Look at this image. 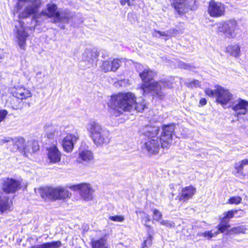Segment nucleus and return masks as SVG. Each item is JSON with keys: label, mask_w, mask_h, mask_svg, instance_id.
<instances>
[{"label": "nucleus", "mask_w": 248, "mask_h": 248, "mask_svg": "<svg viewBox=\"0 0 248 248\" xmlns=\"http://www.w3.org/2000/svg\"><path fill=\"white\" fill-rule=\"evenodd\" d=\"M90 137L97 146L106 145L110 141V132L95 121L90 122L87 126Z\"/></svg>", "instance_id": "nucleus-3"}, {"label": "nucleus", "mask_w": 248, "mask_h": 248, "mask_svg": "<svg viewBox=\"0 0 248 248\" xmlns=\"http://www.w3.org/2000/svg\"><path fill=\"white\" fill-rule=\"evenodd\" d=\"M13 204L12 198L0 190V211L1 213L10 210Z\"/></svg>", "instance_id": "nucleus-17"}, {"label": "nucleus", "mask_w": 248, "mask_h": 248, "mask_svg": "<svg viewBox=\"0 0 248 248\" xmlns=\"http://www.w3.org/2000/svg\"><path fill=\"white\" fill-rule=\"evenodd\" d=\"M98 55V54L95 49H86L82 54V60L89 62L95 59Z\"/></svg>", "instance_id": "nucleus-27"}, {"label": "nucleus", "mask_w": 248, "mask_h": 248, "mask_svg": "<svg viewBox=\"0 0 248 248\" xmlns=\"http://www.w3.org/2000/svg\"><path fill=\"white\" fill-rule=\"evenodd\" d=\"M111 62L112 71L115 72L119 68L121 64V61L119 59H115Z\"/></svg>", "instance_id": "nucleus-37"}, {"label": "nucleus", "mask_w": 248, "mask_h": 248, "mask_svg": "<svg viewBox=\"0 0 248 248\" xmlns=\"http://www.w3.org/2000/svg\"><path fill=\"white\" fill-rule=\"evenodd\" d=\"M163 88H163L162 89V90ZM150 92H153V93H154V94H153V95H155V94L157 97H159V98H162V97H163V92H162V95L161 96H160V97H159V96H158V95H157V94H156L154 92H153V91H150L148 93H149Z\"/></svg>", "instance_id": "nucleus-54"}, {"label": "nucleus", "mask_w": 248, "mask_h": 248, "mask_svg": "<svg viewBox=\"0 0 248 248\" xmlns=\"http://www.w3.org/2000/svg\"><path fill=\"white\" fill-rule=\"evenodd\" d=\"M25 140L22 138H16L13 139L12 144L16 146V149L18 150H23L25 151V148L27 146V144L25 146Z\"/></svg>", "instance_id": "nucleus-32"}, {"label": "nucleus", "mask_w": 248, "mask_h": 248, "mask_svg": "<svg viewBox=\"0 0 248 248\" xmlns=\"http://www.w3.org/2000/svg\"><path fill=\"white\" fill-rule=\"evenodd\" d=\"M180 66L181 68L186 69H188L190 67V66L189 64L185 63L184 62H182L181 63H180Z\"/></svg>", "instance_id": "nucleus-49"}, {"label": "nucleus", "mask_w": 248, "mask_h": 248, "mask_svg": "<svg viewBox=\"0 0 248 248\" xmlns=\"http://www.w3.org/2000/svg\"><path fill=\"white\" fill-rule=\"evenodd\" d=\"M146 226L147 227V232L148 235V237L145 239L142 244L141 248H144L146 247H150L152 244V240L153 239V235L154 234V231L152 229V228L146 225Z\"/></svg>", "instance_id": "nucleus-29"}, {"label": "nucleus", "mask_w": 248, "mask_h": 248, "mask_svg": "<svg viewBox=\"0 0 248 248\" xmlns=\"http://www.w3.org/2000/svg\"><path fill=\"white\" fill-rule=\"evenodd\" d=\"M61 28L64 29V26H62V27H61Z\"/></svg>", "instance_id": "nucleus-56"}, {"label": "nucleus", "mask_w": 248, "mask_h": 248, "mask_svg": "<svg viewBox=\"0 0 248 248\" xmlns=\"http://www.w3.org/2000/svg\"><path fill=\"white\" fill-rule=\"evenodd\" d=\"M120 3L122 5H124L127 3L129 6H131L132 3L130 0H120Z\"/></svg>", "instance_id": "nucleus-48"}, {"label": "nucleus", "mask_w": 248, "mask_h": 248, "mask_svg": "<svg viewBox=\"0 0 248 248\" xmlns=\"http://www.w3.org/2000/svg\"><path fill=\"white\" fill-rule=\"evenodd\" d=\"M2 58V56L1 55H0V59H1Z\"/></svg>", "instance_id": "nucleus-57"}, {"label": "nucleus", "mask_w": 248, "mask_h": 248, "mask_svg": "<svg viewBox=\"0 0 248 248\" xmlns=\"http://www.w3.org/2000/svg\"><path fill=\"white\" fill-rule=\"evenodd\" d=\"M44 248H60L62 246L61 241H52L43 243Z\"/></svg>", "instance_id": "nucleus-34"}, {"label": "nucleus", "mask_w": 248, "mask_h": 248, "mask_svg": "<svg viewBox=\"0 0 248 248\" xmlns=\"http://www.w3.org/2000/svg\"><path fill=\"white\" fill-rule=\"evenodd\" d=\"M30 248H44L43 243L40 245H36L31 246Z\"/></svg>", "instance_id": "nucleus-51"}, {"label": "nucleus", "mask_w": 248, "mask_h": 248, "mask_svg": "<svg viewBox=\"0 0 248 248\" xmlns=\"http://www.w3.org/2000/svg\"><path fill=\"white\" fill-rule=\"evenodd\" d=\"M27 146L25 148V153H34L39 150V146L36 141H28Z\"/></svg>", "instance_id": "nucleus-33"}, {"label": "nucleus", "mask_w": 248, "mask_h": 248, "mask_svg": "<svg viewBox=\"0 0 248 248\" xmlns=\"http://www.w3.org/2000/svg\"><path fill=\"white\" fill-rule=\"evenodd\" d=\"M109 219L115 222H123L124 219V217L122 216H110Z\"/></svg>", "instance_id": "nucleus-43"}, {"label": "nucleus", "mask_w": 248, "mask_h": 248, "mask_svg": "<svg viewBox=\"0 0 248 248\" xmlns=\"http://www.w3.org/2000/svg\"><path fill=\"white\" fill-rule=\"evenodd\" d=\"M233 216L234 212L233 211H229L225 213L224 217L222 218L221 223L218 225V230L221 232H224L230 227L228 222L229 219L232 218Z\"/></svg>", "instance_id": "nucleus-22"}, {"label": "nucleus", "mask_w": 248, "mask_h": 248, "mask_svg": "<svg viewBox=\"0 0 248 248\" xmlns=\"http://www.w3.org/2000/svg\"><path fill=\"white\" fill-rule=\"evenodd\" d=\"M155 75V72L150 70L149 68H145L141 73H140V76L144 82L141 89L144 94L148 93L150 91H153L160 97L162 95V89L165 88L168 83L162 81L152 82L151 80Z\"/></svg>", "instance_id": "nucleus-2"}, {"label": "nucleus", "mask_w": 248, "mask_h": 248, "mask_svg": "<svg viewBox=\"0 0 248 248\" xmlns=\"http://www.w3.org/2000/svg\"><path fill=\"white\" fill-rule=\"evenodd\" d=\"M162 217L161 213L157 209L153 210V218L156 221H159Z\"/></svg>", "instance_id": "nucleus-40"}, {"label": "nucleus", "mask_w": 248, "mask_h": 248, "mask_svg": "<svg viewBox=\"0 0 248 248\" xmlns=\"http://www.w3.org/2000/svg\"><path fill=\"white\" fill-rule=\"evenodd\" d=\"M72 188L78 191L81 198L85 201H91L93 198L94 190L89 184L81 183L73 186Z\"/></svg>", "instance_id": "nucleus-11"}, {"label": "nucleus", "mask_w": 248, "mask_h": 248, "mask_svg": "<svg viewBox=\"0 0 248 248\" xmlns=\"http://www.w3.org/2000/svg\"><path fill=\"white\" fill-rule=\"evenodd\" d=\"M225 8L224 5L219 2L212 0L210 1L208 7V13L213 17H218L224 16Z\"/></svg>", "instance_id": "nucleus-14"}, {"label": "nucleus", "mask_w": 248, "mask_h": 248, "mask_svg": "<svg viewBox=\"0 0 248 248\" xmlns=\"http://www.w3.org/2000/svg\"><path fill=\"white\" fill-rule=\"evenodd\" d=\"M238 121L248 123V101L238 98L231 106Z\"/></svg>", "instance_id": "nucleus-7"}, {"label": "nucleus", "mask_w": 248, "mask_h": 248, "mask_svg": "<svg viewBox=\"0 0 248 248\" xmlns=\"http://www.w3.org/2000/svg\"><path fill=\"white\" fill-rule=\"evenodd\" d=\"M226 51L231 56L237 58L240 55V46L238 45L228 46L226 48Z\"/></svg>", "instance_id": "nucleus-28"}, {"label": "nucleus", "mask_w": 248, "mask_h": 248, "mask_svg": "<svg viewBox=\"0 0 248 248\" xmlns=\"http://www.w3.org/2000/svg\"><path fill=\"white\" fill-rule=\"evenodd\" d=\"M218 233V232H216L215 233H213L212 231H207L205 232L204 233H202V235L204 236V237H207L208 238H211L215 235H217Z\"/></svg>", "instance_id": "nucleus-45"}, {"label": "nucleus", "mask_w": 248, "mask_h": 248, "mask_svg": "<svg viewBox=\"0 0 248 248\" xmlns=\"http://www.w3.org/2000/svg\"><path fill=\"white\" fill-rule=\"evenodd\" d=\"M248 165V159H243L234 164V169L236 170L238 174L244 175L243 169L245 166Z\"/></svg>", "instance_id": "nucleus-31"}, {"label": "nucleus", "mask_w": 248, "mask_h": 248, "mask_svg": "<svg viewBox=\"0 0 248 248\" xmlns=\"http://www.w3.org/2000/svg\"><path fill=\"white\" fill-rule=\"evenodd\" d=\"M237 22L230 20L218 25L217 31L223 33L228 38H234L236 36L238 29Z\"/></svg>", "instance_id": "nucleus-9"}, {"label": "nucleus", "mask_w": 248, "mask_h": 248, "mask_svg": "<svg viewBox=\"0 0 248 248\" xmlns=\"http://www.w3.org/2000/svg\"><path fill=\"white\" fill-rule=\"evenodd\" d=\"M248 233V229L246 228L245 225H240L233 227L228 231V234H247Z\"/></svg>", "instance_id": "nucleus-30"}, {"label": "nucleus", "mask_w": 248, "mask_h": 248, "mask_svg": "<svg viewBox=\"0 0 248 248\" xmlns=\"http://www.w3.org/2000/svg\"><path fill=\"white\" fill-rule=\"evenodd\" d=\"M144 218L146 222L150 221V216L147 214H145Z\"/></svg>", "instance_id": "nucleus-53"}, {"label": "nucleus", "mask_w": 248, "mask_h": 248, "mask_svg": "<svg viewBox=\"0 0 248 248\" xmlns=\"http://www.w3.org/2000/svg\"><path fill=\"white\" fill-rule=\"evenodd\" d=\"M93 158L92 152L88 149H80L79 151L78 158L81 160L88 162Z\"/></svg>", "instance_id": "nucleus-26"}, {"label": "nucleus", "mask_w": 248, "mask_h": 248, "mask_svg": "<svg viewBox=\"0 0 248 248\" xmlns=\"http://www.w3.org/2000/svg\"><path fill=\"white\" fill-rule=\"evenodd\" d=\"M102 69L105 72L112 71L111 62L109 61H105L102 65Z\"/></svg>", "instance_id": "nucleus-35"}, {"label": "nucleus", "mask_w": 248, "mask_h": 248, "mask_svg": "<svg viewBox=\"0 0 248 248\" xmlns=\"http://www.w3.org/2000/svg\"><path fill=\"white\" fill-rule=\"evenodd\" d=\"M7 115V111L6 110H0V123L5 119Z\"/></svg>", "instance_id": "nucleus-46"}, {"label": "nucleus", "mask_w": 248, "mask_h": 248, "mask_svg": "<svg viewBox=\"0 0 248 248\" xmlns=\"http://www.w3.org/2000/svg\"><path fill=\"white\" fill-rule=\"evenodd\" d=\"M173 186H174V185L173 184H170V188H173Z\"/></svg>", "instance_id": "nucleus-55"}, {"label": "nucleus", "mask_w": 248, "mask_h": 248, "mask_svg": "<svg viewBox=\"0 0 248 248\" xmlns=\"http://www.w3.org/2000/svg\"><path fill=\"white\" fill-rule=\"evenodd\" d=\"M132 0V1H135V0Z\"/></svg>", "instance_id": "nucleus-58"}, {"label": "nucleus", "mask_w": 248, "mask_h": 248, "mask_svg": "<svg viewBox=\"0 0 248 248\" xmlns=\"http://www.w3.org/2000/svg\"><path fill=\"white\" fill-rule=\"evenodd\" d=\"M116 248H127L122 243H119L117 245Z\"/></svg>", "instance_id": "nucleus-52"}, {"label": "nucleus", "mask_w": 248, "mask_h": 248, "mask_svg": "<svg viewBox=\"0 0 248 248\" xmlns=\"http://www.w3.org/2000/svg\"><path fill=\"white\" fill-rule=\"evenodd\" d=\"M47 9L45 11H42L41 15L46 16L50 18L56 19L60 11L58 10L57 6L54 3H48L47 4Z\"/></svg>", "instance_id": "nucleus-23"}, {"label": "nucleus", "mask_w": 248, "mask_h": 248, "mask_svg": "<svg viewBox=\"0 0 248 248\" xmlns=\"http://www.w3.org/2000/svg\"><path fill=\"white\" fill-rule=\"evenodd\" d=\"M42 4L41 0H18L17 12L19 17L24 18L36 13Z\"/></svg>", "instance_id": "nucleus-4"}, {"label": "nucleus", "mask_w": 248, "mask_h": 248, "mask_svg": "<svg viewBox=\"0 0 248 248\" xmlns=\"http://www.w3.org/2000/svg\"><path fill=\"white\" fill-rule=\"evenodd\" d=\"M78 138L79 137L78 135L71 134L67 135L62 141V145L64 150L68 153L71 152Z\"/></svg>", "instance_id": "nucleus-16"}, {"label": "nucleus", "mask_w": 248, "mask_h": 248, "mask_svg": "<svg viewBox=\"0 0 248 248\" xmlns=\"http://www.w3.org/2000/svg\"><path fill=\"white\" fill-rule=\"evenodd\" d=\"M13 139L10 137H6L4 138L3 139L1 140V143H6V142H11L12 143Z\"/></svg>", "instance_id": "nucleus-47"}, {"label": "nucleus", "mask_w": 248, "mask_h": 248, "mask_svg": "<svg viewBox=\"0 0 248 248\" xmlns=\"http://www.w3.org/2000/svg\"><path fill=\"white\" fill-rule=\"evenodd\" d=\"M153 34L154 36H155V37H158L157 35H159L158 36L159 37H160V36L165 37L166 40L168 39V33H167V32H165V31L162 32L161 31H157V30H154V32L153 33Z\"/></svg>", "instance_id": "nucleus-41"}, {"label": "nucleus", "mask_w": 248, "mask_h": 248, "mask_svg": "<svg viewBox=\"0 0 248 248\" xmlns=\"http://www.w3.org/2000/svg\"><path fill=\"white\" fill-rule=\"evenodd\" d=\"M20 183L14 179L7 178L4 180L2 184L1 192L9 195L13 194L20 188Z\"/></svg>", "instance_id": "nucleus-12"}, {"label": "nucleus", "mask_w": 248, "mask_h": 248, "mask_svg": "<svg viewBox=\"0 0 248 248\" xmlns=\"http://www.w3.org/2000/svg\"><path fill=\"white\" fill-rule=\"evenodd\" d=\"M47 150L48 158L51 162L56 163L60 161L61 154L56 146L50 147Z\"/></svg>", "instance_id": "nucleus-19"}, {"label": "nucleus", "mask_w": 248, "mask_h": 248, "mask_svg": "<svg viewBox=\"0 0 248 248\" xmlns=\"http://www.w3.org/2000/svg\"><path fill=\"white\" fill-rule=\"evenodd\" d=\"M146 107V104L144 101H143L141 103L136 102V99H135V105L134 106V109L133 110H136L138 111H141L143 110Z\"/></svg>", "instance_id": "nucleus-36"}, {"label": "nucleus", "mask_w": 248, "mask_h": 248, "mask_svg": "<svg viewBox=\"0 0 248 248\" xmlns=\"http://www.w3.org/2000/svg\"><path fill=\"white\" fill-rule=\"evenodd\" d=\"M91 245L92 248H108L107 240L105 237L99 239L92 238Z\"/></svg>", "instance_id": "nucleus-24"}, {"label": "nucleus", "mask_w": 248, "mask_h": 248, "mask_svg": "<svg viewBox=\"0 0 248 248\" xmlns=\"http://www.w3.org/2000/svg\"><path fill=\"white\" fill-rule=\"evenodd\" d=\"M175 128L176 124L174 123L162 126L161 132L159 137L162 148H168L170 146Z\"/></svg>", "instance_id": "nucleus-8"}, {"label": "nucleus", "mask_w": 248, "mask_h": 248, "mask_svg": "<svg viewBox=\"0 0 248 248\" xmlns=\"http://www.w3.org/2000/svg\"><path fill=\"white\" fill-rule=\"evenodd\" d=\"M207 103V101L205 98H202L200 101V104L201 106H204Z\"/></svg>", "instance_id": "nucleus-50"}, {"label": "nucleus", "mask_w": 248, "mask_h": 248, "mask_svg": "<svg viewBox=\"0 0 248 248\" xmlns=\"http://www.w3.org/2000/svg\"><path fill=\"white\" fill-rule=\"evenodd\" d=\"M160 224L166 226L168 228H173L175 227V223L169 220H162L160 221Z\"/></svg>", "instance_id": "nucleus-42"}, {"label": "nucleus", "mask_w": 248, "mask_h": 248, "mask_svg": "<svg viewBox=\"0 0 248 248\" xmlns=\"http://www.w3.org/2000/svg\"><path fill=\"white\" fill-rule=\"evenodd\" d=\"M196 191V188L192 186H186L183 188L179 197V200L184 202L187 201L189 199L192 198Z\"/></svg>", "instance_id": "nucleus-21"}, {"label": "nucleus", "mask_w": 248, "mask_h": 248, "mask_svg": "<svg viewBox=\"0 0 248 248\" xmlns=\"http://www.w3.org/2000/svg\"><path fill=\"white\" fill-rule=\"evenodd\" d=\"M215 88H217V102L222 106L226 105L232 98V93L220 86H216Z\"/></svg>", "instance_id": "nucleus-15"}, {"label": "nucleus", "mask_w": 248, "mask_h": 248, "mask_svg": "<svg viewBox=\"0 0 248 248\" xmlns=\"http://www.w3.org/2000/svg\"><path fill=\"white\" fill-rule=\"evenodd\" d=\"M47 137L51 139L61 135V127L56 124H48L45 127Z\"/></svg>", "instance_id": "nucleus-20"}, {"label": "nucleus", "mask_w": 248, "mask_h": 248, "mask_svg": "<svg viewBox=\"0 0 248 248\" xmlns=\"http://www.w3.org/2000/svg\"><path fill=\"white\" fill-rule=\"evenodd\" d=\"M205 93L208 96L212 97L217 96V88L214 90L210 88H207L205 90Z\"/></svg>", "instance_id": "nucleus-44"}, {"label": "nucleus", "mask_w": 248, "mask_h": 248, "mask_svg": "<svg viewBox=\"0 0 248 248\" xmlns=\"http://www.w3.org/2000/svg\"><path fill=\"white\" fill-rule=\"evenodd\" d=\"M136 99L135 94L131 92L112 95L108 103L111 113L116 117L124 111H131L134 109Z\"/></svg>", "instance_id": "nucleus-1"}, {"label": "nucleus", "mask_w": 248, "mask_h": 248, "mask_svg": "<svg viewBox=\"0 0 248 248\" xmlns=\"http://www.w3.org/2000/svg\"><path fill=\"white\" fill-rule=\"evenodd\" d=\"M159 131V128L157 126L148 127L147 130L144 135L146 137L144 143L145 148L151 154L158 153L160 144L159 137L157 136Z\"/></svg>", "instance_id": "nucleus-5"}, {"label": "nucleus", "mask_w": 248, "mask_h": 248, "mask_svg": "<svg viewBox=\"0 0 248 248\" xmlns=\"http://www.w3.org/2000/svg\"><path fill=\"white\" fill-rule=\"evenodd\" d=\"M242 198L239 196H232L231 197L228 201V203L229 204H238L241 202Z\"/></svg>", "instance_id": "nucleus-38"}, {"label": "nucleus", "mask_w": 248, "mask_h": 248, "mask_svg": "<svg viewBox=\"0 0 248 248\" xmlns=\"http://www.w3.org/2000/svg\"><path fill=\"white\" fill-rule=\"evenodd\" d=\"M175 10L179 14H184L196 8L195 0H170Z\"/></svg>", "instance_id": "nucleus-10"}, {"label": "nucleus", "mask_w": 248, "mask_h": 248, "mask_svg": "<svg viewBox=\"0 0 248 248\" xmlns=\"http://www.w3.org/2000/svg\"><path fill=\"white\" fill-rule=\"evenodd\" d=\"M70 18L69 12L67 10L59 12L56 19H53L52 22L57 23L59 22L68 23Z\"/></svg>", "instance_id": "nucleus-25"}, {"label": "nucleus", "mask_w": 248, "mask_h": 248, "mask_svg": "<svg viewBox=\"0 0 248 248\" xmlns=\"http://www.w3.org/2000/svg\"><path fill=\"white\" fill-rule=\"evenodd\" d=\"M28 35L23 24L21 21L18 22V25H16V41L20 48L22 49H25L26 42Z\"/></svg>", "instance_id": "nucleus-13"}, {"label": "nucleus", "mask_w": 248, "mask_h": 248, "mask_svg": "<svg viewBox=\"0 0 248 248\" xmlns=\"http://www.w3.org/2000/svg\"><path fill=\"white\" fill-rule=\"evenodd\" d=\"M42 198L51 200H65L70 198L71 195L70 191L66 188L62 187H46L39 189Z\"/></svg>", "instance_id": "nucleus-6"}, {"label": "nucleus", "mask_w": 248, "mask_h": 248, "mask_svg": "<svg viewBox=\"0 0 248 248\" xmlns=\"http://www.w3.org/2000/svg\"><path fill=\"white\" fill-rule=\"evenodd\" d=\"M13 95L21 100L26 99L32 95L30 90L22 86H18L15 88L13 91Z\"/></svg>", "instance_id": "nucleus-18"}, {"label": "nucleus", "mask_w": 248, "mask_h": 248, "mask_svg": "<svg viewBox=\"0 0 248 248\" xmlns=\"http://www.w3.org/2000/svg\"><path fill=\"white\" fill-rule=\"evenodd\" d=\"M185 84L187 87L193 88L199 87L200 82L198 80H194L191 82H186Z\"/></svg>", "instance_id": "nucleus-39"}]
</instances>
